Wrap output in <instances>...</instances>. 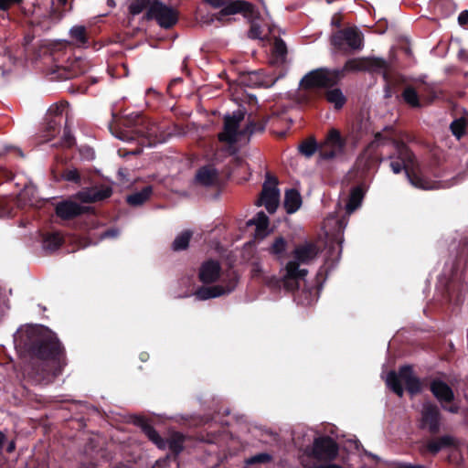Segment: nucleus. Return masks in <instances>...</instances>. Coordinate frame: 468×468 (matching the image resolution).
<instances>
[{
	"mask_svg": "<svg viewBox=\"0 0 468 468\" xmlns=\"http://www.w3.org/2000/svg\"><path fill=\"white\" fill-rule=\"evenodd\" d=\"M148 19H154L158 25L165 28L173 27L178 19L177 12L161 2L151 4L147 11Z\"/></svg>",
	"mask_w": 468,
	"mask_h": 468,
	"instance_id": "obj_9",
	"label": "nucleus"
},
{
	"mask_svg": "<svg viewBox=\"0 0 468 468\" xmlns=\"http://www.w3.org/2000/svg\"><path fill=\"white\" fill-rule=\"evenodd\" d=\"M248 224L255 226V239H263L271 232L269 229V218L263 212L257 213V215L250 219Z\"/></svg>",
	"mask_w": 468,
	"mask_h": 468,
	"instance_id": "obj_16",
	"label": "nucleus"
},
{
	"mask_svg": "<svg viewBox=\"0 0 468 468\" xmlns=\"http://www.w3.org/2000/svg\"><path fill=\"white\" fill-rule=\"evenodd\" d=\"M152 193L151 187L147 186L142 191L130 195L127 197V202L133 206H139L145 202Z\"/></svg>",
	"mask_w": 468,
	"mask_h": 468,
	"instance_id": "obj_27",
	"label": "nucleus"
},
{
	"mask_svg": "<svg viewBox=\"0 0 468 468\" xmlns=\"http://www.w3.org/2000/svg\"><path fill=\"white\" fill-rule=\"evenodd\" d=\"M219 273L220 266L218 262L208 261L202 264L199 271V277L204 283H210L219 277Z\"/></svg>",
	"mask_w": 468,
	"mask_h": 468,
	"instance_id": "obj_18",
	"label": "nucleus"
},
{
	"mask_svg": "<svg viewBox=\"0 0 468 468\" xmlns=\"http://www.w3.org/2000/svg\"><path fill=\"white\" fill-rule=\"evenodd\" d=\"M111 195L112 190L109 187H94L80 192L78 194V198L84 203H90L103 200Z\"/></svg>",
	"mask_w": 468,
	"mask_h": 468,
	"instance_id": "obj_17",
	"label": "nucleus"
},
{
	"mask_svg": "<svg viewBox=\"0 0 468 468\" xmlns=\"http://www.w3.org/2000/svg\"><path fill=\"white\" fill-rule=\"evenodd\" d=\"M402 97L404 101L410 105L411 107H419V96L414 89L411 87H408L404 90L402 93Z\"/></svg>",
	"mask_w": 468,
	"mask_h": 468,
	"instance_id": "obj_33",
	"label": "nucleus"
},
{
	"mask_svg": "<svg viewBox=\"0 0 468 468\" xmlns=\"http://www.w3.org/2000/svg\"><path fill=\"white\" fill-rule=\"evenodd\" d=\"M345 141L339 132L332 129L321 149V154L324 158H333L344 153Z\"/></svg>",
	"mask_w": 468,
	"mask_h": 468,
	"instance_id": "obj_12",
	"label": "nucleus"
},
{
	"mask_svg": "<svg viewBox=\"0 0 468 468\" xmlns=\"http://www.w3.org/2000/svg\"><path fill=\"white\" fill-rule=\"evenodd\" d=\"M431 392L441 402H450L453 399L452 388L441 380H434L431 386Z\"/></svg>",
	"mask_w": 468,
	"mask_h": 468,
	"instance_id": "obj_20",
	"label": "nucleus"
},
{
	"mask_svg": "<svg viewBox=\"0 0 468 468\" xmlns=\"http://www.w3.org/2000/svg\"><path fill=\"white\" fill-rule=\"evenodd\" d=\"M243 12L245 16L251 18L256 13L254 6L246 1H234L228 5H224L218 16V19L220 20L223 16L235 15Z\"/></svg>",
	"mask_w": 468,
	"mask_h": 468,
	"instance_id": "obj_13",
	"label": "nucleus"
},
{
	"mask_svg": "<svg viewBox=\"0 0 468 468\" xmlns=\"http://www.w3.org/2000/svg\"><path fill=\"white\" fill-rule=\"evenodd\" d=\"M144 434L152 441L159 449L168 448L174 453H179L183 449L184 437L179 433L172 434L169 439L163 440L157 431L149 425L143 427Z\"/></svg>",
	"mask_w": 468,
	"mask_h": 468,
	"instance_id": "obj_11",
	"label": "nucleus"
},
{
	"mask_svg": "<svg viewBox=\"0 0 468 468\" xmlns=\"http://www.w3.org/2000/svg\"><path fill=\"white\" fill-rule=\"evenodd\" d=\"M67 109V104L66 103H59V104H55V105H52L50 108H49V112L50 113H54V114H62L64 112V111Z\"/></svg>",
	"mask_w": 468,
	"mask_h": 468,
	"instance_id": "obj_42",
	"label": "nucleus"
},
{
	"mask_svg": "<svg viewBox=\"0 0 468 468\" xmlns=\"http://www.w3.org/2000/svg\"><path fill=\"white\" fill-rule=\"evenodd\" d=\"M215 8L221 7L225 5V0H204Z\"/></svg>",
	"mask_w": 468,
	"mask_h": 468,
	"instance_id": "obj_46",
	"label": "nucleus"
},
{
	"mask_svg": "<svg viewBox=\"0 0 468 468\" xmlns=\"http://www.w3.org/2000/svg\"><path fill=\"white\" fill-rule=\"evenodd\" d=\"M243 120L244 113L240 110L234 112L232 115L225 116L223 132L218 134L219 141L229 144L238 142L243 135V132L239 130Z\"/></svg>",
	"mask_w": 468,
	"mask_h": 468,
	"instance_id": "obj_8",
	"label": "nucleus"
},
{
	"mask_svg": "<svg viewBox=\"0 0 468 468\" xmlns=\"http://www.w3.org/2000/svg\"><path fill=\"white\" fill-rule=\"evenodd\" d=\"M156 133H157V127L155 125H153L147 132V136L151 140L150 144H154L161 142V140L157 139Z\"/></svg>",
	"mask_w": 468,
	"mask_h": 468,
	"instance_id": "obj_41",
	"label": "nucleus"
},
{
	"mask_svg": "<svg viewBox=\"0 0 468 468\" xmlns=\"http://www.w3.org/2000/svg\"><path fill=\"white\" fill-rule=\"evenodd\" d=\"M332 23L335 24L337 27L339 26L338 22L335 21L334 19H333Z\"/></svg>",
	"mask_w": 468,
	"mask_h": 468,
	"instance_id": "obj_52",
	"label": "nucleus"
},
{
	"mask_svg": "<svg viewBox=\"0 0 468 468\" xmlns=\"http://www.w3.org/2000/svg\"><path fill=\"white\" fill-rule=\"evenodd\" d=\"M16 448L15 441H11L7 447V452H12Z\"/></svg>",
	"mask_w": 468,
	"mask_h": 468,
	"instance_id": "obj_48",
	"label": "nucleus"
},
{
	"mask_svg": "<svg viewBox=\"0 0 468 468\" xmlns=\"http://www.w3.org/2000/svg\"><path fill=\"white\" fill-rule=\"evenodd\" d=\"M326 100L335 108H342L346 102V97L340 89H333L326 92Z\"/></svg>",
	"mask_w": 468,
	"mask_h": 468,
	"instance_id": "obj_28",
	"label": "nucleus"
},
{
	"mask_svg": "<svg viewBox=\"0 0 468 468\" xmlns=\"http://www.w3.org/2000/svg\"><path fill=\"white\" fill-rule=\"evenodd\" d=\"M150 0H133L130 5V12L133 15L140 14L148 5Z\"/></svg>",
	"mask_w": 468,
	"mask_h": 468,
	"instance_id": "obj_36",
	"label": "nucleus"
},
{
	"mask_svg": "<svg viewBox=\"0 0 468 468\" xmlns=\"http://www.w3.org/2000/svg\"><path fill=\"white\" fill-rule=\"evenodd\" d=\"M263 35V30L261 29V26L252 20L250 29L249 31V37L254 39H262Z\"/></svg>",
	"mask_w": 468,
	"mask_h": 468,
	"instance_id": "obj_39",
	"label": "nucleus"
},
{
	"mask_svg": "<svg viewBox=\"0 0 468 468\" xmlns=\"http://www.w3.org/2000/svg\"><path fill=\"white\" fill-rule=\"evenodd\" d=\"M315 150H316L315 143L312 140L304 142L300 145L301 153L307 157H310L311 155H313L314 154Z\"/></svg>",
	"mask_w": 468,
	"mask_h": 468,
	"instance_id": "obj_38",
	"label": "nucleus"
},
{
	"mask_svg": "<svg viewBox=\"0 0 468 468\" xmlns=\"http://www.w3.org/2000/svg\"><path fill=\"white\" fill-rule=\"evenodd\" d=\"M452 442V440L450 437H442L437 440H433L428 443V450L432 453H436L443 447L450 445Z\"/></svg>",
	"mask_w": 468,
	"mask_h": 468,
	"instance_id": "obj_31",
	"label": "nucleus"
},
{
	"mask_svg": "<svg viewBox=\"0 0 468 468\" xmlns=\"http://www.w3.org/2000/svg\"><path fill=\"white\" fill-rule=\"evenodd\" d=\"M61 177L69 182L80 183V176L76 168L65 170L62 173Z\"/></svg>",
	"mask_w": 468,
	"mask_h": 468,
	"instance_id": "obj_37",
	"label": "nucleus"
},
{
	"mask_svg": "<svg viewBox=\"0 0 468 468\" xmlns=\"http://www.w3.org/2000/svg\"><path fill=\"white\" fill-rule=\"evenodd\" d=\"M342 79V72L327 69H317L307 73L301 80L304 90L328 88L335 85Z\"/></svg>",
	"mask_w": 468,
	"mask_h": 468,
	"instance_id": "obj_5",
	"label": "nucleus"
},
{
	"mask_svg": "<svg viewBox=\"0 0 468 468\" xmlns=\"http://www.w3.org/2000/svg\"><path fill=\"white\" fill-rule=\"evenodd\" d=\"M422 426L427 427L431 432L439 429V412L435 406L426 403L422 410Z\"/></svg>",
	"mask_w": 468,
	"mask_h": 468,
	"instance_id": "obj_14",
	"label": "nucleus"
},
{
	"mask_svg": "<svg viewBox=\"0 0 468 468\" xmlns=\"http://www.w3.org/2000/svg\"><path fill=\"white\" fill-rule=\"evenodd\" d=\"M286 240L282 237H277L268 249V251L270 254L276 257L277 259H282L286 251Z\"/></svg>",
	"mask_w": 468,
	"mask_h": 468,
	"instance_id": "obj_25",
	"label": "nucleus"
},
{
	"mask_svg": "<svg viewBox=\"0 0 468 468\" xmlns=\"http://www.w3.org/2000/svg\"><path fill=\"white\" fill-rule=\"evenodd\" d=\"M74 144V138L70 134L69 132L65 131L64 133V139H63V145L66 147H70Z\"/></svg>",
	"mask_w": 468,
	"mask_h": 468,
	"instance_id": "obj_43",
	"label": "nucleus"
},
{
	"mask_svg": "<svg viewBox=\"0 0 468 468\" xmlns=\"http://www.w3.org/2000/svg\"><path fill=\"white\" fill-rule=\"evenodd\" d=\"M386 382L389 388L399 397L403 395V386L410 394H416L420 391V382L414 376L411 367L409 366L402 367L399 373L389 372L387 375Z\"/></svg>",
	"mask_w": 468,
	"mask_h": 468,
	"instance_id": "obj_4",
	"label": "nucleus"
},
{
	"mask_svg": "<svg viewBox=\"0 0 468 468\" xmlns=\"http://www.w3.org/2000/svg\"><path fill=\"white\" fill-rule=\"evenodd\" d=\"M26 333L28 340L33 345L34 353L42 359L58 358L61 352V346L56 336L46 327L29 326Z\"/></svg>",
	"mask_w": 468,
	"mask_h": 468,
	"instance_id": "obj_3",
	"label": "nucleus"
},
{
	"mask_svg": "<svg viewBox=\"0 0 468 468\" xmlns=\"http://www.w3.org/2000/svg\"><path fill=\"white\" fill-rule=\"evenodd\" d=\"M196 180L200 185L211 186L218 181V172L211 165L204 166L197 173Z\"/></svg>",
	"mask_w": 468,
	"mask_h": 468,
	"instance_id": "obj_21",
	"label": "nucleus"
},
{
	"mask_svg": "<svg viewBox=\"0 0 468 468\" xmlns=\"http://www.w3.org/2000/svg\"><path fill=\"white\" fill-rule=\"evenodd\" d=\"M318 253V247L312 242L295 247L292 252V258L283 269L282 282L286 289L295 290L298 288L299 281L304 279L308 272L305 268H301V265L311 263Z\"/></svg>",
	"mask_w": 468,
	"mask_h": 468,
	"instance_id": "obj_2",
	"label": "nucleus"
},
{
	"mask_svg": "<svg viewBox=\"0 0 468 468\" xmlns=\"http://www.w3.org/2000/svg\"><path fill=\"white\" fill-rule=\"evenodd\" d=\"M62 242V238L58 233L48 236L44 241V246L48 250L58 249Z\"/></svg>",
	"mask_w": 468,
	"mask_h": 468,
	"instance_id": "obj_34",
	"label": "nucleus"
},
{
	"mask_svg": "<svg viewBox=\"0 0 468 468\" xmlns=\"http://www.w3.org/2000/svg\"><path fill=\"white\" fill-rule=\"evenodd\" d=\"M363 199V192L361 188L356 187L351 191L348 202L346 206L348 214L353 213L357 207H360Z\"/></svg>",
	"mask_w": 468,
	"mask_h": 468,
	"instance_id": "obj_24",
	"label": "nucleus"
},
{
	"mask_svg": "<svg viewBox=\"0 0 468 468\" xmlns=\"http://www.w3.org/2000/svg\"><path fill=\"white\" fill-rule=\"evenodd\" d=\"M395 468H420L419 466H413L410 464H399Z\"/></svg>",
	"mask_w": 468,
	"mask_h": 468,
	"instance_id": "obj_47",
	"label": "nucleus"
},
{
	"mask_svg": "<svg viewBox=\"0 0 468 468\" xmlns=\"http://www.w3.org/2000/svg\"><path fill=\"white\" fill-rule=\"evenodd\" d=\"M368 69L367 70H383L384 76L386 75V69H388V63L379 58H366Z\"/></svg>",
	"mask_w": 468,
	"mask_h": 468,
	"instance_id": "obj_32",
	"label": "nucleus"
},
{
	"mask_svg": "<svg viewBox=\"0 0 468 468\" xmlns=\"http://www.w3.org/2000/svg\"><path fill=\"white\" fill-rule=\"evenodd\" d=\"M235 287V283H231L227 287L216 285L213 287H203L197 291L196 296L199 300H207L218 297L225 293L230 292Z\"/></svg>",
	"mask_w": 468,
	"mask_h": 468,
	"instance_id": "obj_19",
	"label": "nucleus"
},
{
	"mask_svg": "<svg viewBox=\"0 0 468 468\" xmlns=\"http://www.w3.org/2000/svg\"><path fill=\"white\" fill-rule=\"evenodd\" d=\"M363 35L354 27L339 30L332 35L331 44L339 51L359 50L363 48Z\"/></svg>",
	"mask_w": 468,
	"mask_h": 468,
	"instance_id": "obj_6",
	"label": "nucleus"
},
{
	"mask_svg": "<svg viewBox=\"0 0 468 468\" xmlns=\"http://www.w3.org/2000/svg\"><path fill=\"white\" fill-rule=\"evenodd\" d=\"M21 0H0V9L6 10L11 5L19 3Z\"/></svg>",
	"mask_w": 468,
	"mask_h": 468,
	"instance_id": "obj_44",
	"label": "nucleus"
},
{
	"mask_svg": "<svg viewBox=\"0 0 468 468\" xmlns=\"http://www.w3.org/2000/svg\"><path fill=\"white\" fill-rule=\"evenodd\" d=\"M70 37L74 39L75 43L79 46L87 43L86 28L82 26L73 27L69 31Z\"/></svg>",
	"mask_w": 468,
	"mask_h": 468,
	"instance_id": "obj_30",
	"label": "nucleus"
},
{
	"mask_svg": "<svg viewBox=\"0 0 468 468\" xmlns=\"http://www.w3.org/2000/svg\"><path fill=\"white\" fill-rule=\"evenodd\" d=\"M276 177L267 175L257 206H264L269 213H274L279 206L280 191Z\"/></svg>",
	"mask_w": 468,
	"mask_h": 468,
	"instance_id": "obj_7",
	"label": "nucleus"
},
{
	"mask_svg": "<svg viewBox=\"0 0 468 468\" xmlns=\"http://www.w3.org/2000/svg\"><path fill=\"white\" fill-rule=\"evenodd\" d=\"M451 130L452 133L460 139L463 134L464 133L465 130V122L463 119H458L452 122L451 124Z\"/></svg>",
	"mask_w": 468,
	"mask_h": 468,
	"instance_id": "obj_35",
	"label": "nucleus"
},
{
	"mask_svg": "<svg viewBox=\"0 0 468 468\" xmlns=\"http://www.w3.org/2000/svg\"><path fill=\"white\" fill-rule=\"evenodd\" d=\"M301 205L302 198L300 194L296 190L291 189L286 191L284 198V207L287 213H294L300 208Z\"/></svg>",
	"mask_w": 468,
	"mask_h": 468,
	"instance_id": "obj_22",
	"label": "nucleus"
},
{
	"mask_svg": "<svg viewBox=\"0 0 468 468\" xmlns=\"http://www.w3.org/2000/svg\"><path fill=\"white\" fill-rule=\"evenodd\" d=\"M192 233L188 230L183 231L174 240L172 248L174 250H182L188 247Z\"/></svg>",
	"mask_w": 468,
	"mask_h": 468,
	"instance_id": "obj_29",
	"label": "nucleus"
},
{
	"mask_svg": "<svg viewBox=\"0 0 468 468\" xmlns=\"http://www.w3.org/2000/svg\"><path fill=\"white\" fill-rule=\"evenodd\" d=\"M86 207L73 201H64L57 205L56 212L58 217L64 219L74 218L82 214Z\"/></svg>",
	"mask_w": 468,
	"mask_h": 468,
	"instance_id": "obj_15",
	"label": "nucleus"
},
{
	"mask_svg": "<svg viewBox=\"0 0 468 468\" xmlns=\"http://www.w3.org/2000/svg\"><path fill=\"white\" fill-rule=\"evenodd\" d=\"M310 456L318 461H333L338 454V445L329 437H319L314 441Z\"/></svg>",
	"mask_w": 468,
	"mask_h": 468,
	"instance_id": "obj_10",
	"label": "nucleus"
},
{
	"mask_svg": "<svg viewBox=\"0 0 468 468\" xmlns=\"http://www.w3.org/2000/svg\"><path fill=\"white\" fill-rule=\"evenodd\" d=\"M271 459L270 455L266 454V453H261V454H257L250 459H248L246 461V463L247 464H253V463H264V462H267Z\"/></svg>",
	"mask_w": 468,
	"mask_h": 468,
	"instance_id": "obj_40",
	"label": "nucleus"
},
{
	"mask_svg": "<svg viewBox=\"0 0 468 468\" xmlns=\"http://www.w3.org/2000/svg\"><path fill=\"white\" fill-rule=\"evenodd\" d=\"M451 412H456L457 409L455 407H450L447 409Z\"/></svg>",
	"mask_w": 468,
	"mask_h": 468,
	"instance_id": "obj_49",
	"label": "nucleus"
},
{
	"mask_svg": "<svg viewBox=\"0 0 468 468\" xmlns=\"http://www.w3.org/2000/svg\"><path fill=\"white\" fill-rule=\"evenodd\" d=\"M58 3L59 5H66L67 0H58Z\"/></svg>",
	"mask_w": 468,
	"mask_h": 468,
	"instance_id": "obj_51",
	"label": "nucleus"
},
{
	"mask_svg": "<svg viewBox=\"0 0 468 468\" xmlns=\"http://www.w3.org/2000/svg\"><path fill=\"white\" fill-rule=\"evenodd\" d=\"M458 22L462 26H468V10L463 11L458 16Z\"/></svg>",
	"mask_w": 468,
	"mask_h": 468,
	"instance_id": "obj_45",
	"label": "nucleus"
},
{
	"mask_svg": "<svg viewBox=\"0 0 468 468\" xmlns=\"http://www.w3.org/2000/svg\"><path fill=\"white\" fill-rule=\"evenodd\" d=\"M368 69L367 62L366 58H351L347 60L342 70V77L344 71H364Z\"/></svg>",
	"mask_w": 468,
	"mask_h": 468,
	"instance_id": "obj_23",
	"label": "nucleus"
},
{
	"mask_svg": "<svg viewBox=\"0 0 468 468\" xmlns=\"http://www.w3.org/2000/svg\"><path fill=\"white\" fill-rule=\"evenodd\" d=\"M115 235H116V233H114V232H107V233H105L104 236L105 237H110V236H115Z\"/></svg>",
	"mask_w": 468,
	"mask_h": 468,
	"instance_id": "obj_50",
	"label": "nucleus"
},
{
	"mask_svg": "<svg viewBox=\"0 0 468 468\" xmlns=\"http://www.w3.org/2000/svg\"><path fill=\"white\" fill-rule=\"evenodd\" d=\"M287 48L285 43L282 39H276L273 45L271 63H282L285 59Z\"/></svg>",
	"mask_w": 468,
	"mask_h": 468,
	"instance_id": "obj_26",
	"label": "nucleus"
},
{
	"mask_svg": "<svg viewBox=\"0 0 468 468\" xmlns=\"http://www.w3.org/2000/svg\"><path fill=\"white\" fill-rule=\"evenodd\" d=\"M373 144L391 145L394 153L389 155L390 168L394 174H399L403 170L406 172L410 184L420 189H431L433 184L420 176L413 173L414 155L403 143L395 140L391 136V130L385 129L383 133H377Z\"/></svg>",
	"mask_w": 468,
	"mask_h": 468,
	"instance_id": "obj_1",
	"label": "nucleus"
}]
</instances>
